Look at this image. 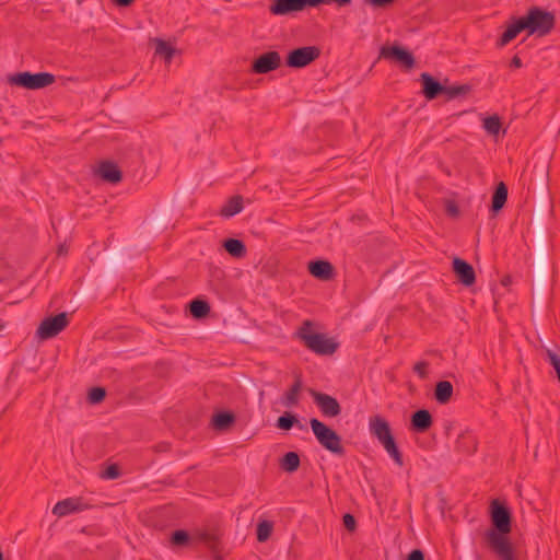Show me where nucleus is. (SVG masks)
Wrapping results in <instances>:
<instances>
[{"label": "nucleus", "instance_id": "nucleus-23", "mask_svg": "<svg viewBox=\"0 0 560 560\" xmlns=\"http://www.w3.org/2000/svg\"><path fill=\"white\" fill-rule=\"evenodd\" d=\"M188 306L190 315L196 319L207 317L211 311L210 304L202 299H194Z\"/></svg>", "mask_w": 560, "mask_h": 560}, {"label": "nucleus", "instance_id": "nucleus-45", "mask_svg": "<svg viewBox=\"0 0 560 560\" xmlns=\"http://www.w3.org/2000/svg\"><path fill=\"white\" fill-rule=\"evenodd\" d=\"M113 1L116 5L122 7V8L129 7L135 2V0H113Z\"/></svg>", "mask_w": 560, "mask_h": 560}, {"label": "nucleus", "instance_id": "nucleus-20", "mask_svg": "<svg viewBox=\"0 0 560 560\" xmlns=\"http://www.w3.org/2000/svg\"><path fill=\"white\" fill-rule=\"evenodd\" d=\"M433 419L431 413L425 409L416 411L411 417L412 429L417 432H425L431 428Z\"/></svg>", "mask_w": 560, "mask_h": 560}, {"label": "nucleus", "instance_id": "nucleus-19", "mask_svg": "<svg viewBox=\"0 0 560 560\" xmlns=\"http://www.w3.org/2000/svg\"><path fill=\"white\" fill-rule=\"evenodd\" d=\"M244 208V198L241 195L230 197L221 207L219 214L229 219L240 213Z\"/></svg>", "mask_w": 560, "mask_h": 560}, {"label": "nucleus", "instance_id": "nucleus-33", "mask_svg": "<svg viewBox=\"0 0 560 560\" xmlns=\"http://www.w3.org/2000/svg\"><path fill=\"white\" fill-rule=\"evenodd\" d=\"M302 388V381L299 376L295 377L294 384L289 389L285 396V402L288 406H293L299 400V394Z\"/></svg>", "mask_w": 560, "mask_h": 560}, {"label": "nucleus", "instance_id": "nucleus-6", "mask_svg": "<svg viewBox=\"0 0 560 560\" xmlns=\"http://www.w3.org/2000/svg\"><path fill=\"white\" fill-rule=\"evenodd\" d=\"M69 324L67 313H59L45 318L37 328V336L43 339H50L62 331Z\"/></svg>", "mask_w": 560, "mask_h": 560}, {"label": "nucleus", "instance_id": "nucleus-8", "mask_svg": "<svg viewBox=\"0 0 560 560\" xmlns=\"http://www.w3.org/2000/svg\"><path fill=\"white\" fill-rule=\"evenodd\" d=\"M191 538L207 546L212 553V560H223L221 535L218 532L197 530Z\"/></svg>", "mask_w": 560, "mask_h": 560}, {"label": "nucleus", "instance_id": "nucleus-42", "mask_svg": "<svg viewBox=\"0 0 560 560\" xmlns=\"http://www.w3.org/2000/svg\"><path fill=\"white\" fill-rule=\"evenodd\" d=\"M343 525L348 530H350V532L354 530L355 525H357L354 517L349 513L345 514L343 515Z\"/></svg>", "mask_w": 560, "mask_h": 560}, {"label": "nucleus", "instance_id": "nucleus-22", "mask_svg": "<svg viewBox=\"0 0 560 560\" xmlns=\"http://www.w3.org/2000/svg\"><path fill=\"white\" fill-rule=\"evenodd\" d=\"M222 246L234 258H243L247 253L244 242L237 238H226L223 241Z\"/></svg>", "mask_w": 560, "mask_h": 560}, {"label": "nucleus", "instance_id": "nucleus-5", "mask_svg": "<svg viewBox=\"0 0 560 560\" xmlns=\"http://www.w3.org/2000/svg\"><path fill=\"white\" fill-rule=\"evenodd\" d=\"M55 81V75L49 72L31 73L28 71H24L15 73L10 78V83L28 90L44 89L52 84Z\"/></svg>", "mask_w": 560, "mask_h": 560}, {"label": "nucleus", "instance_id": "nucleus-21", "mask_svg": "<svg viewBox=\"0 0 560 560\" xmlns=\"http://www.w3.org/2000/svg\"><path fill=\"white\" fill-rule=\"evenodd\" d=\"M236 417L232 411H218L212 416L211 425L217 431H224L235 423Z\"/></svg>", "mask_w": 560, "mask_h": 560}, {"label": "nucleus", "instance_id": "nucleus-12", "mask_svg": "<svg viewBox=\"0 0 560 560\" xmlns=\"http://www.w3.org/2000/svg\"><path fill=\"white\" fill-rule=\"evenodd\" d=\"M86 504L83 503L81 498H67L57 502L52 509V513L58 517H63L69 514L83 511Z\"/></svg>", "mask_w": 560, "mask_h": 560}, {"label": "nucleus", "instance_id": "nucleus-34", "mask_svg": "<svg viewBox=\"0 0 560 560\" xmlns=\"http://www.w3.org/2000/svg\"><path fill=\"white\" fill-rule=\"evenodd\" d=\"M485 130L492 136H497L501 129V121L499 116L493 115L483 119Z\"/></svg>", "mask_w": 560, "mask_h": 560}, {"label": "nucleus", "instance_id": "nucleus-44", "mask_svg": "<svg viewBox=\"0 0 560 560\" xmlns=\"http://www.w3.org/2000/svg\"><path fill=\"white\" fill-rule=\"evenodd\" d=\"M270 11L275 15H280V0H272Z\"/></svg>", "mask_w": 560, "mask_h": 560}, {"label": "nucleus", "instance_id": "nucleus-11", "mask_svg": "<svg viewBox=\"0 0 560 560\" xmlns=\"http://www.w3.org/2000/svg\"><path fill=\"white\" fill-rule=\"evenodd\" d=\"M380 56L385 59L395 60L408 69L415 66L412 54L399 46H384L381 48Z\"/></svg>", "mask_w": 560, "mask_h": 560}, {"label": "nucleus", "instance_id": "nucleus-3", "mask_svg": "<svg viewBox=\"0 0 560 560\" xmlns=\"http://www.w3.org/2000/svg\"><path fill=\"white\" fill-rule=\"evenodd\" d=\"M528 35L545 36L551 32L555 26V15L538 7L530 8L526 16H522Z\"/></svg>", "mask_w": 560, "mask_h": 560}, {"label": "nucleus", "instance_id": "nucleus-50", "mask_svg": "<svg viewBox=\"0 0 560 560\" xmlns=\"http://www.w3.org/2000/svg\"><path fill=\"white\" fill-rule=\"evenodd\" d=\"M0 560H4L3 552L0 550Z\"/></svg>", "mask_w": 560, "mask_h": 560}, {"label": "nucleus", "instance_id": "nucleus-35", "mask_svg": "<svg viewBox=\"0 0 560 560\" xmlns=\"http://www.w3.org/2000/svg\"><path fill=\"white\" fill-rule=\"evenodd\" d=\"M190 536L187 530L176 529L171 535V542L174 546H185L188 544Z\"/></svg>", "mask_w": 560, "mask_h": 560}, {"label": "nucleus", "instance_id": "nucleus-32", "mask_svg": "<svg viewBox=\"0 0 560 560\" xmlns=\"http://www.w3.org/2000/svg\"><path fill=\"white\" fill-rule=\"evenodd\" d=\"M470 91V86L467 84L459 85H444V91L442 94H445L450 100L455 98L457 96L466 95Z\"/></svg>", "mask_w": 560, "mask_h": 560}, {"label": "nucleus", "instance_id": "nucleus-38", "mask_svg": "<svg viewBox=\"0 0 560 560\" xmlns=\"http://www.w3.org/2000/svg\"><path fill=\"white\" fill-rule=\"evenodd\" d=\"M101 476L105 479H116L120 476V467L117 464L109 465Z\"/></svg>", "mask_w": 560, "mask_h": 560}, {"label": "nucleus", "instance_id": "nucleus-49", "mask_svg": "<svg viewBox=\"0 0 560 560\" xmlns=\"http://www.w3.org/2000/svg\"><path fill=\"white\" fill-rule=\"evenodd\" d=\"M4 327V324L0 320V330H2Z\"/></svg>", "mask_w": 560, "mask_h": 560}, {"label": "nucleus", "instance_id": "nucleus-29", "mask_svg": "<svg viewBox=\"0 0 560 560\" xmlns=\"http://www.w3.org/2000/svg\"><path fill=\"white\" fill-rule=\"evenodd\" d=\"M306 7L315 8V0H282V14L302 11Z\"/></svg>", "mask_w": 560, "mask_h": 560}, {"label": "nucleus", "instance_id": "nucleus-2", "mask_svg": "<svg viewBox=\"0 0 560 560\" xmlns=\"http://www.w3.org/2000/svg\"><path fill=\"white\" fill-rule=\"evenodd\" d=\"M313 326L312 320H304L296 330L298 338L308 350L318 355L334 354L338 349V343L325 334L314 331Z\"/></svg>", "mask_w": 560, "mask_h": 560}, {"label": "nucleus", "instance_id": "nucleus-17", "mask_svg": "<svg viewBox=\"0 0 560 560\" xmlns=\"http://www.w3.org/2000/svg\"><path fill=\"white\" fill-rule=\"evenodd\" d=\"M423 94L428 100H434L444 91V84L436 81L431 74L424 72L420 75Z\"/></svg>", "mask_w": 560, "mask_h": 560}, {"label": "nucleus", "instance_id": "nucleus-46", "mask_svg": "<svg viewBox=\"0 0 560 560\" xmlns=\"http://www.w3.org/2000/svg\"><path fill=\"white\" fill-rule=\"evenodd\" d=\"M511 66L514 67V68H521L522 67L521 58L517 57V56H514L512 61H511Z\"/></svg>", "mask_w": 560, "mask_h": 560}, {"label": "nucleus", "instance_id": "nucleus-40", "mask_svg": "<svg viewBox=\"0 0 560 560\" xmlns=\"http://www.w3.org/2000/svg\"><path fill=\"white\" fill-rule=\"evenodd\" d=\"M352 0H315V8L319 5L337 4L338 7H346L351 3Z\"/></svg>", "mask_w": 560, "mask_h": 560}, {"label": "nucleus", "instance_id": "nucleus-30", "mask_svg": "<svg viewBox=\"0 0 560 560\" xmlns=\"http://www.w3.org/2000/svg\"><path fill=\"white\" fill-rule=\"evenodd\" d=\"M273 523L267 520H262L257 524L256 535L259 542L267 541L272 533Z\"/></svg>", "mask_w": 560, "mask_h": 560}, {"label": "nucleus", "instance_id": "nucleus-10", "mask_svg": "<svg viewBox=\"0 0 560 560\" xmlns=\"http://www.w3.org/2000/svg\"><path fill=\"white\" fill-rule=\"evenodd\" d=\"M312 397L324 416L332 418L340 415L341 407L335 397L314 390Z\"/></svg>", "mask_w": 560, "mask_h": 560}, {"label": "nucleus", "instance_id": "nucleus-15", "mask_svg": "<svg viewBox=\"0 0 560 560\" xmlns=\"http://www.w3.org/2000/svg\"><path fill=\"white\" fill-rule=\"evenodd\" d=\"M453 269H454V272L457 276L458 280L464 285L469 287L475 283V280H476L475 270L471 267V265H469L465 260H463L460 258H455L453 260Z\"/></svg>", "mask_w": 560, "mask_h": 560}, {"label": "nucleus", "instance_id": "nucleus-7", "mask_svg": "<svg viewBox=\"0 0 560 560\" xmlns=\"http://www.w3.org/2000/svg\"><path fill=\"white\" fill-rule=\"evenodd\" d=\"M320 51L315 46H306L292 50L287 57V65L291 68H303L318 58Z\"/></svg>", "mask_w": 560, "mask_h": 560}, {"label": "nucleus", "instance_id": "nucleus-36", "mask_svg": "<svg viewBox=\"0 0 560 560\" xmlns=\"http://www.w3.org/2000/svg\"><path fill=\"white\" fill-rule=\"evenodd\" d=\"M106 397V389L104 387H92L89 392L88 399L91 404H100Z\"/></svg>", "mask_w": 560, "mask_h": 560}, {"label": "nucleus", "instance_id": "nucleus-1", "mask_svg": "<svg viewBox=\"0 0 560 560\" xmlns=\"http://www.w3.org/2000/svg\"><path fill=\"white\" fill-rule=\"evenodd\" d=\"M490 508L494 529L487 532V544L500 560H515L512 545L508 538V534L511 532V513L499 499L492 500Z\"/></svg>", "mask_w": 560, "mask_h": 560}, {"label": "nucleus", "instance_id": "nucleus-43", "mask_svg": "<svg viewBox=\"0 0 560 560\" xmlns=\"http://www.w3.org/2000/svg\"><path fill=\"white\" fill-rule=\"evenodd\" d=\"M445 210L451 217H457L459 213L458 207L454 201H447Z\"/></svg>", "mask_w": 560, "mask_h": 560}, {"label": "nucleus", "instance_id": "nucleus-27", "mask_svg": "<svg viewBox=\"0 0 560 560\" xmlns=\"http://www.w3.org/2000/svg\"><path fill=\"white\" fill-rule=\"evenodd\" d=\"M456 447L458 451L467 454L474 453L477 448L475 436L469 432L460 434L457 439Z\"/></svg>", "mask_w": 560, "mask_h": 560}, {"label": "nucleus", "instance_id": "nucleus-48", "mask_svg": "<svg viewBox=\"0 0 560 560\" xmlns=\"http://www.w3.org/2000/svg\"><path fill=\"white\" fill-rule=\"evenodd\" d=\"M275 424H276L277 428H280V424H281L280 417L276 420Z\"/></svg>", "mask_w": 560, "mask_h": 560}, {"label": "nucleus", "instance_id": "nucleus-39", "mask_svg": "<svg viewBox=\"0 0 560 560\" xmlns=\"http://www.w3.org/2000/svg\"><path fill=\"white\" fill-rule=\"evenodd\" d=\"M429 362L418 361L413 365V372L418 374L420 378H427L428 376Z\"/></svg>", "mask_w": 560, "mask_h": 560}, {"label": "nucleus", "instance_id": "nucleus-31", "mask_svg": "<svg viewBox=\"0 0 560 560\" xmlns=\"http://www.w3.org/2000/svg\"><path fill=\"white\" fill-rule=\"evenodd\" d=\"M300 466V456L295 452H288L282 456V469L293 472Z\"/></svg>", "mask_w": 560, "mask_h": 560}, {"label": "nucleus", "instance_id": "nucleus-41", "mask_svg": "<svg viewBox=\"0 0 560 560\" xmlns=\"http://www.w3.org/2000/svg\"><path fill=\"white\" fill-rule=\"evenodd\" d=\"M396 0H365L373 8H387Z\"/></svg>", "mask_w": 560, "mask_h": 560}, {"label": "nucleus", "instance_id": "nucleus-37", "mask_svg": "<svg viewBox=\"0 0 560 560\" xmlns=\"http://www.w3.org/2000/svg\"><path fill=\"white\" fill-rule=\"evenodd\" d=\"M294 424H299L301 429L303 428L292 413L285 412L282 415V430H290Z\"/></svg>", "mask_w": 560, "mask_h": 560}, {"label": "nucleus", "instance_id": "nucleus-26", "mask_svg": "<svg viewBox=\"0 0 560 560\" xmlns=\"http://www.w3.org/2000/svg\"><path fill=\"white\" fill-rule=\"evenodd\" d=\"M453 395V385L448 381H441L435 386L434 397L438 402L446 404Z\"/></svg>", "mask_w": 560, "mask_h": 560}, {"label": "nucleus", "instance_id": "nucleus-16", "mask_svg": "<svg viewBox=\"0 0 560 560\" xmlns=\"http://www.w3.org/2000/svg\"><path fill=\"white\" fill-rule=\"evenodd\" d=\"M369 429L371 434L376 438L378 442L392 435L388 421L381 416H373L370 418Z\"/></svg>", "mask_w": 560, "mask_h": 560}, {"label": "nucleus", "instance_id": "nucleus-24", "mask_svg": "<svg viewBox=\"0 0 560 560\" xmlns=\"http://www.w3.org/2000/svg\"><path fill=\"white\" fill-rule=\"evenodd\" d=\"M380 443L382 444L386 453L395 462V464L401 467L404 465L402 454L400 453L393 434L386 438L385 440L381 441Z\"/></svg>", "mask_w": 560, "mask_h": 560}, {"label": "nucleus", "instance_id": "nucleus-13", "mask_svg": "<svg viewBox=\"0 0 560 560\" xmlns=\"http://www.w3.org/2000/svg\"><path fill=\"white\" fill-rule=\"evenodd\" d=\"M96 174L110 184H118L122 179V173L118 165L112 161H102L98 165Z\"/></svg>", "mask_w": 560, "mask_h": 560}, {"label": "nucleus", "instance_id": "nucleus-28", "mask_svg": "<svg viewBox=\"0 0 560 560\" xmlns=\"http://www.w3.org/2000/svg\"><path fill=\"white\" fill-rule=\"evenodd\" d=\"M155 55L163 57L164 60L170 63L176 52V49L167 42L155 38Z\"/></svg>", "mask_w": 560, "mask_h": 560}, {"label": "nucleus", "instance_id": "nucleus-18", "mask_svg": "<svg viewBox=\"0 0 560 560\" xmlns=\"http://www.w3.org/2000/svg\"><path fill=\"white\" fill-rule=\"evenodd\" d=\"M311 275L320 280H330L334 277V267L327 260H315L308 264Z\"/></svg>", "mask_w": 560, "mask_h": 560}, {"label": "nucleus", "instance_id": "nucleus-4", "mask_svg": "<svg viewBox=\"0 0 560 560\" xmlns=\"http://www.w3.org/2000/svg\"><path fill=\"white\" fill-rule=\"evenodd\" d=\"M312 431L318 443L334 454H342L341 438L329 427L318 419H311Z\"/></svg>", "mask_w": 560, "mask_h": 560}, {"label": "nucleus", "instance_id": "nucleus-14", "mask_svg": "<svg viewBox=\"0 0 560 560\" xmlns=\"http://www.w3.org/2000/svg\"><path fill=\"white\" fill-rule=\"evenodd\" d=\"M523 31H526V25L523 18H512L506 25V30L503 32L500 39L498 40L497 46L504 47L510 42L515 39L517 35Z\"/></svg>", "mask_w": 560, "mask_h": 560}, {"label": "nucleus", "instance_id": "nucleus-25", "mask_svg": "<svg viewBox=\"0 0 560 560\" xmlns=\"http://www.w3.org/2000/svg\"><path fill=\"white\" fill-rule=\"evenodd\" d=\"M508 200V187L504 183H500L492 196L491 211L493 213L499 212Z\"/></svg>", "mask_w": 560, "mask_h": 560}, {"label": "nucleus", "instance_id": "nucleus-9", "mask_svg": "<svg viewBox=\"0 0 560 560\" xmlns=\"http://www.w3.org/2000/svg\"><path fill=\"white\" fill-rule=\"evenodd\" d=\"M280 67V54L278 51H268L260 55L252 63V72L265 74Z\"/></svg>", "mask_w": 560, "mask_h": 560}, {"label": "nucleus", "instance_id": "nucleus-47", "mask_svg": "<svg viewBox=\"0 0 560 560\" xmlns=\"http://www.w3.org/2000/svg\"><path fill=\"white\" fill-rule=\"evenodd\" d=\"M66 252H67V250H66L65 246H60V247L58 248V254H59V255L65 254Z\"/></svg>", "mask_w": 560, "mask_h": 560}]
</instances>
